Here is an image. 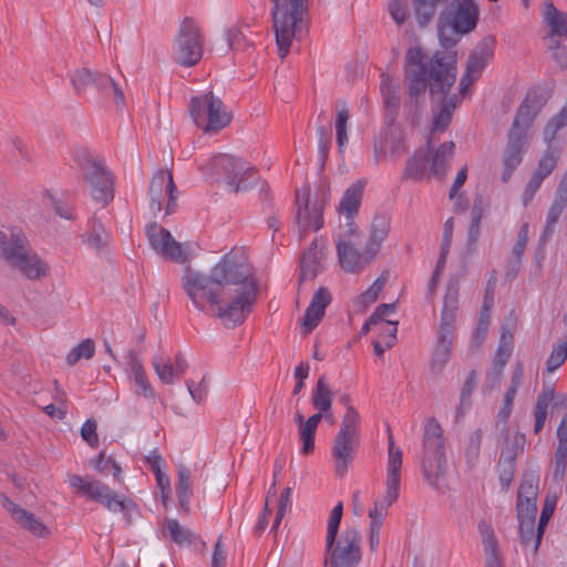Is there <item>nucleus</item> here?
Instances as JSON below:
<instances>
[{
	"instance_id": "1",
	"label": "nucleus",
	"mask_w": 567,
	"mask_h": 567,
	"mask_svg": "<svg viewBox=\"0 0 567 567\" xmlns=\"http://www.w3.org/2000/svg\"><path fill=\"white\" fill-rule=\"evenodd\" d=\"M183 287L198 310L214 307L226 326L241 323L257 297L252 268L240 252L225 255L209 274L186 268Z\"/></svg>"
},
{
	"instance_id": "2",
	"label": "nucleus",
	"mask_w": 567,
	"mask_h": 567,
	"mask_svg": "<svg viewBox=\"0 0 567 567\" xmlns=\"http://www.w3.org/2000/svg\"><path fill=\"white\" fill-rule=\"evenodd\" d=\"M456 76V53L437 51L431 59L419 47L410 48L405 54L404 80L412 102L424 97L426 90L433 102L439 103L426 145H432L434 135L446 130L458 103L456 94H450Z\"/></svg>"
},
{
	"instance_id": "3",
	"label": "nucleus",
	"mask_w": 567,
	"mask_h": 567,
	"mask_svg": "<svg viewBox=\"0 0 567 567\" xmlns=\"http://www.w3.org/2000/svg\"><path fill=\"white\" fill-rule=\"evenodd\" d=\"M272 28L278 54L285 59L295 41L301 38L308 0H272Z\"/></svg>"
},
{
	"instance_id": "4",
	"label": "nucleus",
	"mask_w": 567,
	"mask_h": 567,
	"mask_svg": "<svg viewBox=\"0 0 567 567\" xmlns=\"http://www.w3.org/2000/svg\"><path fill=\"white\" fill-rule=\"evenodd\" d=\"M457 310L458 290L455 285L450 284L444 296L439 332L429 362V372L432 377L441 375L451 360Z\"/></svg>"
},
{
	"instance_id": "5",
	"label": "nucleus",
	"mask_w": 567,
	"mask_h": 567,
	"mask_svg": "<svg viewBox=\"0 0 567 567\" xmlns=\"http://www.w3.org/2000/svg\"><path fill=\"white\" fill-rule=\"evenodd\" d=\"M442 433L440 424L434 419L425 422L422 471L424 480L434 488L442 486L446 470Z\"/></svg>"
},
{
	"instance_id": "6",
	"label": "nucleus",
	"mask_w": 567,
	"mask_h": 567,
	"mask_svg": "<svg viewBox=\"0 0 567 567\" xmlns=\"http://www.w3.org/2000/svg\"><path fill=\"white\" fill-rule=\"evenodd\" d=\"M65 482L79 493L101 503L107 511L123 513L127 523H131L137 514L136 505L131 499L121 497L101 481H91L87 477L68 474Z\"/></svg>"
},
{
	"instance_id": "7",
	"label": "nucleus",
	"mask_w": 567,
	"mask_h": 567,
	"mask_svg": "<svg viewBox=\"0 0 567 567\" xmlns=\"http://www.w3.org/2000/svg\"><path fill=\"white\" fill-rule=\"evenodd\" d=\"M339 264L347 272L362 271L370 265L375 256L369 251L364 245L363 250H358V245L361 243L358 226L351 224H340L333 235Z\"/></svg>"
},
{
	"instance_id": "8",
	"label": "nucleus",
	"mask_w": 567,
	"mask_h": 567,
	"mask_svg": "<svg viewBox=\"0 0 567 567\" xmlns=\"http://www.w3.org/2000/svg\"><path fill=\"white\" fill-rule=\"evenodd\" d=\"M402 467V451L394 446L389 437L386 478L384 494L377 498L373 507L369 509L370 524L383 525L389 507L399 498Z\"/></svg>"
},
{
	"instance_id": "9",
	"label": "nucleus",
	"mask_w": 567,
	"mask_h": 567,
	"mask_svg": "<svg viewBox=\"0 0 567 567\" xmlns=\"http://www.w3.org/2000/svg\"><path fill=\"white\" fill-rule=\"evenodd\" d=\"M206 168L223 175L227 189L233 193L247 190L257 181L254 166L234 155H216L209 161Z\"/></svg>"
},
{
	"instance_id": "10",
	"label": "nucleus",
	"mask_w": 567,
	"mask_h": 567,
	"mask_svg": "<svg viewBox=\"0 0 567 567\" xmlns=\"http://www.w3.org/2000/svg\"><path fill=\"white\" fill-rule=\"evenodd\" d=\"M454 147L453 142H445L435 150H432L431 145H427V150H417L406 164L405 176L420 178L429 169L432 176L443 177L446 174Z\"/></svg>"
},
{
	"instance_id": "11",
	"label": "nucleus",
	"mask_w": 567,
	"mask_h": 567,
	"mask_svg": "<svg viewBox=\"0 0 567 567\" xmlns=\"http://www.w3.org/2000/svg\"><path fill=\"white\" fill-rule=\"evenodd\" d=\"M189 113L194 123L206 133L217 132L230 122L221 100L212 92L194 96L189 102Z\"/></svg>"
},
{
	"instance_id": "12",
	"label": "nucleus",
	"mask_w": 567,
	"mask_h": 567,
	"mask_svg": "<svg viewBox=\"0 0 567 567\" xmlns=\"http://www.w3.org/2000/svg\"><path fill=\"white\" fill-rule=\"evenodd\" d=\"M203 55V37L198 24L185 18L177 30L172 44L173 60L184 66L195 65Z\"/></svg>"
},
{
	"instance_id": "13",
	"label": "nucleus",
	"mask_w": 567,
	"mask_h": 567,
	"mask_svg": "<svg viewBox=\"0 0 567 567\" xmlns=\"http://www.w3.org/2000/svg\"><path fill=\"white\" fill-rule=\"evenodd\" d=\"M451 25L439 27V37L443 47H450L455 43L456 40L450 39L445 35L446 31L460 35L465 34L474 30L478 20V6L474 0H453L445 10Z\"/></svg>"
},
{
	"instance_id": "14",
	"label": "nucleus",
	"mask_w": 567,
	"mask_h": 567,
	"mask_svg": "<svg viewBox=\"0 0 567 567\" xmlns=\"http://www.w3.org/2000/svg\"><path fill=\"white\" fill-rule=\"evenodd\" d=\"M84 155L80 163L83 178L92 199L106 206L113 199V178L103 162Z\"/></svg>"
},
{
	"instance_id": "15",
	"label": "nucleus",
	"mask_w": 567,
	"mask_h": 567,
	"mask_svg": "<svg viewBox=\"0 0 567 567\" xmlns=\"http://www.w3.org/2000/svg\"><path fill=\"white\" fill-rule=\"evenodd\" d=\"M146 235L151 247L165 259L185 264L195 254L194 244L176 241L172 234L158 224L147 226Z\"/></svg>"
},
{
	"instance_id": "16",
	"label": "nucleus",
	"mask_w": 567,
	"mask_h": 567,
	"mask_svg": "<svg viewBox=\"0 0 567 567\" xmlns=\"http://www.w3.org/2000/svg\"><path fill=\"white\" fill-rule=\"evenodd\" d=\"M361 535L357 526L347 527L331 549L326 547L329 567H357L361 560Z\"/></svg>"
},
{
	"instance_id": "17",
	"label": "nucleus",
	"mask_w": 567,
	"mask_h": 567,
	"mask_svg": "<svg viewBox=\"0 0 567 567\" xmlns=\"http://www.w3.org/2000/svg\"><path fill=\"white\" fill-rule=\"evenodd\" d=\"M310 188L308 186L297 192L296 223L299 237L302 238L310 231L319 230L323 225V207L318 202L310 203Z\"/></svg>"
},
{
	"instance_id": "18",
	"label": "nucleus",
	"mask_w": 567,
	"mask_h": 567,
	"mask_svg": "<svg viewBox=\"0 0 567 567\" xmlns=\"http://www.w3.org/2000/svg\"><path fill=\"white\" fill-rule=\"evenodd\" d=\"M151 209L158 213L162 209L161 198L163 194L167 196L166 214L174 210L176 204V186L173 176L168 171L161 169L152 178L150 184Z\"/></svg>"
},
{
	"instance_id": "19",
	"label": "nucleus",
	"mask_w": 567,
	"mask_h": 567,
	"mask_svg": "<svg viewBox=\"0 0 567 567\" xmlns=\"http://www.w3.org/2000/svg\"><path fill=\"white\" fill-rule=\"evenodd\" d=\"M492 58L493 47L491 41L484 40L475 47L468 56L466 71L461 80L460 94L462 96L466 95L470 86L481 76Z\"/></svg>"
},
{
	"instance_id": "20",
	"label": "nucleus",
	"mask_w": 567,
	"mask_h": 567,
	"mask_svg": "<svg viewBox=\"0 0 567 567\" xmlns=\"http://www.w3.org/2000/svg\"><path fill=\"white\" fill-rule=\"evenodd\" d=\"M2 506L20 528L35 537L45 538L50 536V528L35 514L22 508L6 496L2 497Z\"/></svg>"
},
{
	"instance_id": "21",
	"label": "nucleus",
	"mask_w": 567,
	"mask_h": 567,
	"mask_svg": "<svg viewBox=\"0 0 567 567\" xmlns=\"http://www.w3.org/2000/svg\"><path fill=\"white\" fill-rule=\"evenodd\" d=\"M544 104L545 97L543 93L537 91L529 92L519 106L509 132L528 136V130Z\"/></svg>"
},
{
	"instance_id": "22",
	"label": "nucleus",
	"mask_w": 567,
	"mask_h": 567,
	"mask_svg": "<svg viewBox=\"0 0 567 567\" xmlns=\"http://www.w3.org/2000/svg\"><path fill=\"white\" fill-rule=\"evenodd\" d=\"M125 372L133 384V391L147 400L155 399V391L144 370L142 360L133 352L128 351L125 355Z\"/></svg>"
},
{
	"instance_id": "23",
	"label": "nucleus",
	"mask_w": 567,
	"mask_h": 567,
	"mask_svg": "<svg viewBox=\"0 0 567 567\" xmlns=\"http://www.w3.org/2000/svg\"><path fill=\"white\" fill-rule=\"evenodd\" d=\"M528 136L520 135L519 133H508L506 146L503 152V172L502 181L507 183L514 171L519 166L523 161V154L526 150Z\"/></svg>"
},
{
	"instance_id": "24",
	"label": "nucleus",
	"mask_w": 567,
	"mask_h": 567,
	"mask_svg": "<svg viewBox=\"0 0 567 567\" xmlns=\"http://www.w3.org/2000/svg\"><path fill=\"white\" fill-rule=\"evenodd\" d=\"M403 152V134L398 127H389L374 141L373 158L375 163L381 162L386 156L399 157Z\"/></svg>"
},
{
	"instance_id": "25",
	"label": "nucleus",
	"mask_w": 567,
	"mask_h": 567,
	"mask_svg": "<svg viewBox=\"0 0 567 567\" xmlns=\"http://www.w3.org/2000/svg\"><path fill=\"white\" fill-rule=\"evenodd\" d=\"M567 208V172L563 175L554 194V199L546 215L543 230V238L546 239L554 234L560 216Z\"/></svg>"
},
{
	"instance_id": "26",
	"label": "nucleus",
	"mask_w": 567,
	"mask_h": 567,
	"mask_svg": "<svg viewBox=\"0 0 567 567\" xmlns=\"http://www.w3.org/2000/svg\"><path fill=\"white\" fill-rule=\"evenodd\" d=\"M516 511L520 543L524 547L530 548L533 550V542L535 540V519L537 513V504L517 502Z\"/></svg>"
},
{
	"instance_id": "27",
	"label": "nucleus",
	"mask_w": 567,
	"mask_h": 567,
	"mask_svg": "<svg viewBox=\"0 0 567 567\" xmlns=\"http://www.w3.org/2000/svg\"><path fill=\"white\" fill-rule=\"evenodd\" d=\"M28 247L25 235L18 228L0 230V257L10 266L14 255H21Z\"/></svg>"
},
{
	"instance_id": "28",
	"label": "nucleus",
	"mask_w": 567,
	"mask_h": 567,
	"mask_svg": "<svg viewBox=\"0 0 567 567\" xmlns=\"http://www.w3.org/2000/svg\"><path fill=\"white\" fill-rule=\"evenodd\" d=\"M359 444V437L336 435L332 446V454L336 462V471L339 475H343L352 462L357 447Z\"/></svg>"
},
{
	"instance_id": "29",
	"label": "nucleus",
	"mask_w": 567,
	"mask_h": 567,
	"mask_svg": "<svg viewBox=\"0 0 567 567\" xmlns=\"http://www.w3.org/2000/svg\"><path fill=\"white\" fill-rule=\"evenodd\" d=\"M12 267L19 269L28 279L37 280L45 277L49 267L37 254L27 247L21 255L13 256Z\"/></svg>"
},
{
	"instance_id": "30",
	"label": "nucleus",
	"mask_w": 567,
	"mask_h": 567,
	"mask_svg": "<svg viewBox=\"0 0 567 567\" xmlns=\"http://www.w3.org/2000/svg\"><path fill=\"white\" fill-rule=\"evenodd\" d=\"M478 532L482 537L486 567H504L503 556L493 528L486 522H480Z\"/></svg>"
},
{
	"instance_id": "31",
	"label": "nucleus",
	"mask_w": 567,
	"mask_h": 567,
	"mask_svg": "<svg viewBox=\"0 0 567 567\" xmlns=\"http://www.w3.org/2000/svg\"><path fill=\"white\" fill-rule=\"evenodd\" d=\"M558 445L553 462V480L560 484L567 468V413L563 416L557 431Z\"/></svg>"
},
{
	"instance_id": "32",
	"label": "nucleus",
	"mask_w": 567,
	"mask_h": 567,
	"mask_svg": "<svg viewBox=\"0 0 567 567\" xmlns=\"http://www.w3.org/2000/svg\"><path fill=\"white\" fill-rule=\"evenodd\" d=\"M364 183L359 181L348 187L340 200L338 212L344 217L343 224L358 226L353 221V216L358 213L361 205Z\"/></svg>"
},
{
	"instance_id": "33",
	"label": "nucleus",
	"mask_w": 567,
	"mask_h": 567,
	"mask_svg": "<svg viewBox=\"0 0 567 567\" xmlns=\"http://www.w3.org/2000/svg\"><path fill=\"white\" fill-rule=\"evenodd\" d=\"M91 94L95 96L94 101L101 97L113 99L116 103L124 102V94L115 81L111 76L99 72H93Z\"/></svg>"
},
{
	"instance_id": "34",
	"label": "nucleus",
	"mask_w": 567,
	"mask_h": 567,
	"mask_svg": "<svg viewBox=\"0 0 567 567\" xmlns=\"http://www.w3.org/2000/svg\"><path fill=\"white\" fill-rule=\"evenodd\" d=\"M390 231V220L386 216L377 215L371 223L369 238L365 246L374 256H377L382 244L386 239Z\"/></svg>"
},
{
	"instance_id": "35",
	"label": "nucleus",
	"mask_w": 567,
	"mask_h": 567,
	"mask_svg": "<svg viewBox=\"0 0 567 567\" xmlns=\"http://www.w3.org/2000/svg\"><path fill=\"white\" fill-rule=\"evenodd\" d=\"M322 249L313 241L301 260V280H312L322 270Z\"/></svg>"
},
{
	"instance_id": "36",
	"label": "nucleus",
	"mask_w": 567,
	"mask_h": 567,
	"mask_svg": "<svg viewBox=\"0 0 567 567\" xmlns=\"http://www.w3.org/2000/svg\"><path fill=\"white\" fill-rule=\"evenodd\" d=\"M542 14L553 35L567 38L566 13L559 11L551 2H546Z\"/></svg>"
},
{
	"instance_id": "37",
	"label": "nucleus",
	"mask_w": 567,
	"mask_h": 567,
	"mask_svg": "<svg viewBox=\"0 0 567 567\" xmlns=\"http://www.w3.org/2000/svg\"><path fill=\"white\" fill-rule=\"evenodd\" d=\"M333 393L326 383L324 377H320L312 393V405L316 410L324 412V416H331Z\"/></svg>"
},
{
	"instance_id": "38",
	"label": "nucleus",
	"mask_w": 567,
	"mask_h": 567,
	"mask_svg": "<svg viewBox=\"0 0 567 567\" xmlns=\"http://www.w3.org/2000/svg\"><path fill=\"white\" fill-rule=\"evenodd\" d=\"M558 158L559 152L556 148L548 147L542 155L532 177L543 184L544 179L555 169Z\"/></svg>"
},
{
	"instance_id": "39",
	"label": "nucleus",
	"mask_w": 567,
	"mask_h": 567,
	"mask_svg": "<svg viewBox=\"0 0 567 567\" xmlns=\"http://www.w3.org/2000/svg\"><path fill=\"white\" fill-rule=\"evenodd\" d=\"M554 390L550 388H545L542 393L538 395L535 406V425H534V432L539 433L542 429L544 427L548 408L554 401Z\"/></svg>"
},
{
	"instance_id": "40",
	"label": "nucleus",
	"mask_w": 567,
	"mask_h": 567,
	"mask_svg": "<svg viewBox=\"0 0 567 567\" xmlns=\"http://www.w3.org/2000/svg\"><path fill=\"white\" fill-rule=\"evenodd\" d=\"M380 90L386 109L396 110L400 104V86L389 74L381 75Z\"/></svg>"
},
{
	"instance_id": "41",
	"label": "nucleus",
	"mask_w": 567,
	"mask_h": 567,
	"mask_svg": "<svg viewBox=\"0 0 567 567\" xmlns=\"http://www.w3.org/2000/svg\"><path fill=\"white\" fill-rule=\"evenodd\" d=\"M492 302L493 297L488 298L485 296L477 326L473 333V347H480L486 338L491 322L489 309L492 307Z\"/></svg>"
},
{
	"instance_id": "42",
	"label": "nucleus",
	"mask_w": 567,
	"mask_h": 567,
	"mask_svg": "<svg viewBox=\"0 0 567 567\" xmlns=\"http://www.w3.org/2000/svg\"><path fill=\"white\" fill-rule=\"evenodd\" d=\"M152 365L157 378L165 384H173L179 379V374L175 371L173 362L164 359L162 355H154Z\"/></svg>"
},
{
	"instance_id": "43",
	"label": "nucleus",
	"mask_w": 567,
	"mask_h": 567,
	"mask_svg": "<svg viewBox=\"0 0 567 567\" xmlns=\"http://www.w3.org/2000/svg\"><path fill=\"white\" fill-rule=\"evenodd\" d=\"M111 240V236L105 227L97 220L92 223V228L89 235L85 237L84 241L94 250L102 251L104 250Z\"/></svg>"
},
{
	"instance_id": "44",
	"label": "nucleus",
	"mask_w": 567,
	"mask_h": 567,
	"mask_svg": "<svg viewBox=\"0 0 567 567\" xmlns=\"http://www.w3.org/2000/svg\"><path fill=\"white\" fill-rule=\"evenodd\" d=\"M336 135H337V143L339 146L340 152H342L343 147L348 143V122L350 118V113L344 103H340L337 105L336 110Z\"/></svg>"
},
{
	"instance_id": "45",
	"label": "nucleus",
	"mask_w": 567,
	"mask_h": 567,
	"mask_svg": "<svg viewBox=\"0 0 567 567\" xmlns=\"http://www.w3.org/2000/svg\"><path fill=\"white\" fill-rule=\"evenodd\" d=\"M93 81V71L89 69L76 70L71 75V83L76 94L83 95L87 99H95L91 94V82Z\"/></svg>"
},
{
	"instance_id": "46",
	"label": "nucleus",
	"mask_w": 567,
	"mask_h": 567,
	"mask_svg": "<svg viewBox=\"0 0 567 567\" xmlns=\"http://www.w3.org/2000/svg\"><path fill=\"white\" fill-rule=\"evenodd\" d=\"M359 425L360 414L352 405H348L346 413L341 420L340 429L337 434L343 436L359 437Z\"/></svg>"
},
{
	"instance_id": "47",
	"label": "nucleus",
	"mask_w": 567,
	"mask_h": 567,
	"mask_svg": "<svg viewBox=\"0 0 567 567\" xmlns=\"http://www.w3.org/2000/svg\"><path fill=\"white\" fill-rule=\"evenodd\" d=\"M511 354H512L511 342L502 340V342L499 343L497 351L495 353L492 370L489 372H487V378H494L495 380H498Z\"/></svg>"
},
{
	"instance_id": "48",
	"label": "nucleus",
	"mask_w": 567,
	"mask_h": 567,
	"mask_svg": "<svg viewBox=\"0 0 567 567\" xmlns=\"http://www.w3.org/2000/svg\"><path fill=\"white\" fill-rule=\"evenodd\" d=\"M178 483H177V496L179 501V505L184 508L187 507L189 496H190V487H192V472L185 465L178 466Z\"/></svg>"
},
{
	"instance_id": "49",
	"label": "nucleus",
	"mask_w": 567,
	"mask_h": 567,
	"mask_svg": "<svg viewBox=\"0 0 567 567\" xmlns=\"http://www.w3.org/2000/svg\"><path fill=\"white\" fill-rule=\"evenodd\" d=\"M555 507H556V499L555 498L550 499L549 497H547L545 501V504L543 506L539 520H538L537 530L535 533V540L533 542V553L534 554H536L538 550L546 525L549 522Z\"/></svg>"
},
{
	"instance_id": "50",
	"label": "nucleus",
	"mask_w": 567,
	"mask_h": 567,
	"mask_svg": "<svg viewBox=\"0 0 567 567\" xmlns=\"http://www.w3.org/2000/svg\"><path fill=\"white\" fill-rule=\"evenodd\" d=\"M442 0H413L415 18L420 27H425L435 14L436 7Z\"/></svg>"
},
{
	"instance_id": "51",
	"label": "nucleus",
	"mask_w": 567,
	"mask_h": 567,
	"mask_svg": "<svg viewBox=\"0 0 567 567\" xmlns=\"http://www.w3.org/2000/svg\"><path fill=\"white\" fill-rule=\"evenodd\" d=\"M538 496V478L534 475H526L517 493V502L522 503H536Z\"/></svg>"
},
{
	"instance_id": "52",
	"label": "nucleus",
	"mask_w": 567,
	"mask_h": 567,
	"mask_svg": "<svg viewBox=\"0 0 567 567\" xmlns=\"http://www.w3.org/2000/svg\"><path fill=\"white\" fill-rule=\"evenodd\" d=\"M342 513H343V506H342V503H338L331 514H330V517H329V520H328V526H327V548L328 549H331L332 545L334 544L336 542V538H337V535H338V530H339V526H340V523H341V518H342Z\"/></svg>"
},
{
	"instance_id": "53",
	"label": "nucleus",
	"mask_w": 567,
	"mask_h": 567,
	"mask_svg": "<svg viewBox=\"0 0 567 567\" xmlns=\"http://www.w3.org/2000/svg\"><path fill=\"white\" fill-rule=\"evenodd\" d=\"M94 351V342L91 339H85L68 353L66 362L74 365L81 359H91Z\"/></svg>"
},
{
	"instance_id": "54",
	"label": "nucleus",
	"mask_w": 567,
	"mask_h": 567,
	"mask_svg": "<svg viewBox=\"0 0 567 567\" xmlns=\"http://www.w3.org/2000/svg\"><path fill=\"white\" fill-rule=\"evenodd\" d=\"M92 466L101 474H112L118 481L121 480L122 470L112 457L106 456L104 453H100L96 460L91 462Z\"/></svg>"
},
{
	"instance_id": "55",
	"label": "nucleus",
	"mask_w": 567,
	"mask_h": 567,
	"mask_svg": "<svg viewBox=\"0 0 567 567\" xmlns=\"http://www.w3.org/2000/svg\"><path fill=\"white\" fill-rule=\"evenodd\" d=\"M166 528L171 538L178 545L189 544L193 534L179 525L175 519H168L166 522Z\"/></svg>"
},
{
	"instance_id": "56",
	"label": "nucleus",
	"mask_w": 567,
	"mask_h": 567,
	"mask_svg": "<svg viewBox=\"0 0 567 567\" xmlns=\"http://www.w3.org/2000/svg\"><path fill=\"white\" fill-rule=\"evenodd\" d=\"M567 359V340L557 343L547 359L546 368L548 372L556 371Z\"/></svg>"
},
{
	"instance_id": "57",
	"label": "nucleus",
	"mask_w": 567,
	"mask_h": 567,
	"mask_svg": "<svg viewBox=\"0 0 567 567\" xmlns=\"http://www.w3.org/2000/svg\"><path fill=\"white\" fill-rule=\"evenodd\" d=\"M316 431L317 427L308 423L307 421L305 422V424H301V426L298 427L299 437L302 443V453L307 454L313 450Z\"/></svg>"
},
{
	"instance_id": "58",
	"label": "nucleus",
	"mask_w": 567,
	"mask_h": 567,
	"mask_svg": "<svg viewBox=\"0 0 567 567\" xmlns=\"http://www.w3.org/2000/svg\"><path fill=\"white\" fill-rule=\"evenodd\" d=\"M187 390L192 396V399L196 403H202L208 393V382L206 377H203L199 382H195L193 380L186 381Z\"/></svg>"
},
{
	"instance_id": "59",
	"label": "nucleus",
	"mask_w": 567,
	"mask_h": 567,
	"mask_svg": "<svg viewBox=\"0 0 567 567\" xmlns=\"http://www.w3.org/2000/svg\"><path fill=\"white\" fill-rule=\"evenodd\" d=\"M386 281L388 277L385 275H381L379 278H377L373 284L361 295L362 303H373L377 300L379 293L385 287Z\"/></svg>"
},
{
	"instance_id": "60",
	"label": "nucleus",
	"mask_w": 567,
	"mask_h": 567,
	"mask_svg": "<svg viewBox=\"0 0 567 567\" xmlns=\"http://www.w3.org/2000/svg\"><path fill=\"white\" fill-rule=\"evenodd\" d=\"M453 227H454V220L453 218H449L443 227V238H442V248H441V255H440V265L445 264L446 256L450 250V246L452 243L453 237Z\"/></svg>"
},
{
	"instance_id": "61",
	"label": "nucleus",
	"mask_w": 567,
	"mask_h": 567,
	"mask_svg": "<svg viewBox=\"0 0 567 567\" xmlns=\"http://www.w3.org/2000/svg\"><path fill=\"white\" fill-rule=\"evenodd\" d=\"M323 316L324 313H322L321 311L312 308L311 306H308L302 320V331L305 333H309L310 331H312L321 321Z\"/></svg>"
},
{
	"instance_id": "62",
	"label": "nucleus",
	"mask_w": 567,
	"mask_h": 567,
	"mask_svg": "<svg viewBox=\"0 0 567 567\" xmlns=\"http://www.w3.org/2000/svg\"><path fill=\"white\" fill-rule=\"evenodd\" d=\"M226 41L229 49H244L246 45V35L243 30L237 27L230 28L226 33Z\"/></svg>"
},
{
	"instance_id": "63",
	"label": "nucleus",
	"mask_w": 567,
	"mask_h": 567,
	"mask_svg": "<svg viewBox=\"0 0 567 567\" xmlns=\"http://www.w3.org/2000/svg\"><path fill=\"white\" fill-rule=\"evenodd\" d=\"M331 302V295L324 287H320L313 295L310 305L312 308L324 313L327 306Z\"/></svg>"
},
{
	"instance_id": "64",
	"label": "nucleus",
	"mask_w": 567,
	"mask_h": 567,
	"mask_svg": "<svg viewBox=\"0 0 567 567\" xmlns=\"http://www.w3.org/2000/svg\"><path fill=\"white\" fill-rule=\"evenodd\" d=\"M81 436L91 446L97 444L96 423L93 420L84 422L81 427Z\"/></svg>"
}]
</instances>
